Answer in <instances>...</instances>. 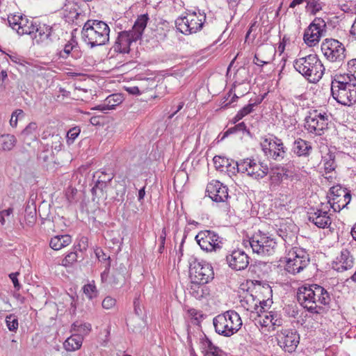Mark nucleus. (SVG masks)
<instances>
[{"mask_svg": "<svg viewBox=\"0 0 356 356\" xmlns=\"http://www.w3.org/2000/svg\"><path fill=\"white\" fill-rule=\"evenodd\" d=\"M206 15L200 10H188L186 15L179 17L175 21L177 30L184 35L195 33L200 31L205 22Z\"/></svg>", "mask_w": 356, "mask_h": 356, "instance_id": "obj_8", "label": "nucleus"}, {"mask_svg": "<svg viewBox=\"0 0 356 356\" xmlns=\"http://www.w3.org/2000/svg\"><path fill=\"white\" fill-rule=\"evenodd\" d=\"M19 273L18 272H16L12 273L9 275V277L13 282L15 289L17 291H19L21 288V284H19L17 279V276L19 275Z\"/></svg>", "mask_w": 356, "mask_h": 356, "instance_id": "obj_58", "label": "nucleus"}, {"mask_svg": "<svg viewBox=\"0 0 356 356\" xmlns=\"http://www.w3.org/2000/svg\"><path fill=\"white\" fill-rule=\"evenodd\" d=\"M278 345L285 351L293 353L300 343V335L296 330L282 329L276 334Z\"/></svg>", "mask_w": 356, "mask_h": 356, "instance_id": "obj_17", "label": "nucleus"}, {"mask_svg": "<svg viewBox=\"0 0 356 356\" xmlns=\"http://www.w3.org/2000/svg\"><path fill=\"white\" fill-rule=\"evenodd\" d=\"M350 200H349V198H346L345 200L344 196H342L332 202L331 200H329L328 203L330 204V207L334 212H339L342 209L345 208L350 203Z\"/></svg>", "mask_w": 356, "mask_h": 356, "instance_id": "obj_40", "label": "nucleus"}, {"mask_svg": "<svg viewBox=\"0 0 356 356\" xmlns=\"http://www.w3.org/2000/svg\"><path fill=\"white\" fill-rule=\"evenodd\" d=\"M262 99H259L254 103H250L248 105L243 106L241 110H239L237 113L238 115V118H243L247 115L250 114L253 111V108L255 106L259 104L261 102Z\"/></svg>", "mask_w": 356, "mask_h": 356, "instance_id": "obj_44", "label": "nucleus"}, {"mask_svg": "<svg viewBox=\"0 0 356 356\" xmlns=\"http://www.w3.org/2000/svg\"><path fill=\"white\" fill-rule=\"evenodd\" d=\"M81 129L79 127L71 128L67 133V140L68 143H73L75 139L79 136Z\"/></svg>", "mask_w": 356, "mask_h": 356, "instance_id": "obj_48", "label": "nucleus"}, {"mask_svg": "<svg viewBox=\"0 0 356 356\" xmlns=\"http://www.w3.org/2000/svg\"><path fill=\"white\" fill-rule=\"evenodd\" d=\"M308 214L309 221L319 228H325L331 225V218L325 209H316Z\"/></svg>", "mask_w": 356, "mask_h": 356, "instance_id": "obj_22", "label": "nucleus"}, {"mask_svg": "<svg viewBox=\"0 0 356 356\" xmlns=\"http://www.w3.org/2000/svg\"><path fill=\"white\" fill-rule=\"evenodd\" d=\"M38 128L35 122H30L22 132V136H29L33 135Z\"/></svg>", "mask_w": 356, "mask_h": 356, "instance_id": "obj_52", "label": "nucleus"}, {"mask_svg": "<svg viewBox=\"0 0 356 356\" xmlns=\"http://www.w3.org/2000/svg\"><path fill=\"white\" fill-rule=\"evenodd\" d=\"M298 227L290 219H282L276 225L277 234L286 242L291 241L296 238Z\"/></svg>", "mask_w": 356, "mask_h": 356, "instance_id": "obj_21", "label": "nucleus"}, {"mask_svg": "<svg viewBox=\"0 0 356 356\" xmlns=\"http://www.w3.org/2000/svg\"><path fill=\"white\" fill-rule=\"evenodd\" d=\"M249 259L245 251L240 249L234 250L231 254L226 255L229 266L235 270L245 269L250 263Z\"/></svg>", "mask_w": 356, "mask_h": 356, "instance_id": "obj_20", "label": "nucleus"}, {"mask_svg": "<svg viewBox=\"0 0 356 356\" xmlns=\"http://www.w3.org/2000/svg\"><path fill=\"white\" fill-rule=\"evenodd\" d=\"M58 56L63 59H67L71 57L77 60L82 56V52L75 41H70L65 44L63 49L58 53Z\"/></svg>", "mask_w": 356, "mask_h": 356, "instance_id": "obj_24", "label": "nucleus"}, {"mask_svg": "<svg viewBox=\"0 0 356 356\" xmlns=\"http://www.w3.org/2000/svg\"><path fill=\"white\" fill-rule=\"evenodd\" d=\"M201 343L203 356H223V351L215 346L207 336L202 339Z\"/></svg>", "mask_w": 356, "mask_h": 356, "instance_id": "obj_28", "label": "nucleus"}, {"mask_svg": "<svg viewBox=\"0 0 356 356\" xmlns=\"http://www.w3.org/2000/svg\"><path fill=\"white\" fill-rule=\"evenodd\" d=\"M88 246V238L82 236L79 238L76 245H74L73 250L76 251L83 252L87 250Z\"/></svg>", "mask_w": 356, "mask_h": 356, "instance_id": "obj_50", "label": "nucleus"}, {"mask_svg": "<svg viewBox=\"0 0 356 356\" xmlns=\"http://www.w3.org/2000/svg\"><path fill=\"white\" fill-rule=\"evenodd\" d=\"M166 230L165 228L162 229L161 234L159 236V241H160V245L159 248V253H163L164 249H165V238H166Z\"/></svg>", "mask_w": 356, "mask_h": 356, "instance_id": "obj_54", "label": "nucleus"}, {"mask_svg": "<svg viewBox=\"0 0 356 356\" xmlns=\"http://www.w3.org/2000/svg\"><path fill=\"white\" fill-rule=\"evenodd\" d=\"M207 284L196 283L191 281L188 288L189 293L197 300L207 298L210 296V289Z\"/></svg>", "mask_w": 356, "mask_h": 356, "instance_id": "obj_26", "label": "nucleus"}, {"mask_svg": "<svg viewBox=\"0 0 356 356\" xmlns=\"http://www.w3.org/2000/svg\"><path fill=\"white\" fill-rule=\"evenodd\" d=\"M347 71L348 73H344L345 74H348L349 76L356 79V58H353L348 61Z\"/></svg>", "mask_w": 356, "mask_h": 356, "instance_id": "obj_49", "label": "nucleus"}, {"mask_svg": "<svg viewBox=\"0 0 356 356\" xmlns=\"http://www.w3.org/2000/svg\"><path fill=\"white\" fill-rule=\"evenodd\" d=\"M189 275L193 282L207 284L213 279L214 272L210 264L194 259L190 262Z\"/></svg>", "mask_w": 356, "mask_h": 356, "instance_id": "obj_10", "label": "nucleus"}, {"mask_svg": "<svg viewBox=\"0 0 356 356\" xmlns=\"http://www.w3.org/2000/svg\"><path fill=\"white\" fill-rule=\"evenodd\" d=\"M266 318L269 320L272 325L280 327L283 324V319L281 318L280 314L275 312H270L266 316Z\"/></svg>", "mask_w": 356, "mask_h": 356, "instance_id": "obj_43", "label": "nucleus"}, {"mask_svg": "<svg viewBox=\"0 0 356 356\" xmlns=\"http://www.w3.org/2000/svg\"><path fill=\"white\" fill-rule=\"evenodd\" d=\"M289 170L280 165H277L272 169L270 179L273 184H279L283 179H286L289 177Z\"/></svg>", "mask_w": 356, "mask_h": 356, "instance_id": "obj_31", "label": "nucleus"}, {"mask_svg": "<svg viewBox=\"0 0 356 356\" xmlns=\"http://www.w3.org/2000/svg\"><path fill=\"white\" fill-rule=\"evenodd\" d=\"M325 5V3L320 0H307L305 9L310 15H316L323 10Z\"/></svg>", "mask_w": 356, "mask_h": 356, "instance_id": "obj_37", "label": "nucleus"}, {"mask_svg": "<svg viewBox=\"0 0 356 356\" xmlns=\"http://www.w3.org/2000/svg\"><path fill=\"white\" fill-rule=\"evenodd\" d=\"M195 241L202 250L206 252H216L223 245V238L213 230L206 229L198 232Z\"/></svg>", "mask_w": 356, "mask_h": 356, "instance_id": "obj_12", "label": "nucleus"}, {"mask_svg": "<svg viewBox=\"0 0 356 356\" xmlns=\"http://www.w3.org/2000/svg\"><path fill=\"white\" fill-rule=\"evenodd\" d=\"M213 324L216 333L229 337L241 329L242 321L236 312L229 310L214 317Z\"/></svg>", "mask_w": 356, "mask_h": 356, "instance_id": "obj_6", "label": "nucleus"}, {"mask_svg": "<svg viewBox=\"0 0 356 356\" xmlns=\"http://www.w3.org/2000/svg\"><path fill=\"white\" fill-rule=\"evenodd\" d=\"M335 159V153L331 151H329L325 156L322 157V162L324 165L325 173L331 172L335 170L337 168Z\"/></svg>", "mask_w": 356, "mask_h": 356, "instance_id": "obj_34", "label": "nucleus"}, {"mask_svg": "<svg viewBox=\"0 0 356 356\" xmlns=\"http://www.w3.org/2000/svg\"><path fill=\"white\" fill-rule=\"evenodd\" d=\"M237 131H243V133H245L248 136L252 137V134L250 131V130L247 128L246 124L245 122H242L238 124H235L234 127H231L228 129L223 134V136L221 138V140H223L225 138L228 136L230 134H233L236 133Z\"/></svg>", "mask_w": 356, "mask_h": 356, "instance_id": "obj_39", "label": "nucleus"}, {"mask_svg": "<svg viewBox=\"0 0 356 356\" xmlns=\"http://www.w3.org/2000/svg\"><path fill=\"white\" fill-rule=\"evenodd\" d=\"M107 185L108 184L104 183V181H100L97 179L95 181V186L91 189L93 200L95 197H99L104 194V190L107 187Z\"/></svg>", "mask_w": 356, "mask_h": 356, "instance_id": "obj_41", "label": "nucleus"}, {"mask_svg": "<svg viewBox=\"0 0 356 356\" xmlns=\"http://www.w3.org/2000/svg\"><path fill=\"white\" fill-rule=\"evenodd\" d=\"M126 91L131 95H138L144 92L145 90L138 86H131L125 88Z\"/></svg>", "mask_w": 356, "mask_h": 356, "instance_id": "obj_56", "label": "nucleus"}, {"mask_svg": "<svg viewBox=\"0 0 356 356\" xmlns=\"http://www.w3.org/2000/svg\"><path fill=\"white\" fill-rule=\"evenodd\" d=\"M6 324L10 331L16 332L19 326L17 317L14 314L7 316L6 317Z\"/></svg>", "mask_w": 356, "mask_h": 356, "instance_id": "obj_42", "label": "nucleus"}, {"mask_svg": "<svg viewBox=\"0 0 356 356\" xmlns=\"http://www.w3.org/2000/svg\"><path fill=\"white\" fill-rule=\"evenodd\" d=\"M91 330V325L90 323H83L81 327L79 334H87Z\"/></svg>", "mask_w": 356, "mask_h": 356, "instance_id": "obj_62", "label": "nucleus"}, {"mask_svg": "<svg viewBox=\"0 0 356 356\" xmlns=\"http://www.w3.org/2000/svg\"><path fill=\"white\" fill-rule=\"evenodd\" d=\"M330 195L332 196V197H330V200H331V202L337 199L338 197H341L342 196H344V200H346V198H349V200H351V194L350 191H348L346 188H343L340 185L334 186L330 188Z\"/></svg>", "mask_w": 356, "mask_h": 356, "instance_id": "obj_35", "label": "nucleus"}, {"mask_svg": "<svg viewBox=\"0 0 356 356\" xmlns=\"http://www.w3.org/2000/svg\"><path fill=\"white\" fill-rule=\"evenodd\" d=\"M148 21L147 14L140 15L135 21L131 30L119 32L108 54L114 57L116 54H129L131 43L141 39Z\"/></svg>", "mask_w": 356, "mask_h": 356, "instance_id": "obj_2", "label": "nucleus"}, {"mask_svg": "<svg viewBox=\"0 0 356 356\" xmlns=\"http://www.w3.org/2000/svg\"><path fill=\"white\" fill-rule=\"evenodd\" d=\"M125 277L123 273L115 271L112 275L111 284L113 286H118L124 282Z\"/></svg>", "mask_w": 356, "mask_h": 356, "instance_id": "obj_51", "label": "nucleus"}, {"mask_svg": "<svg viewBox=\"0 0 356 356\" xmlns=\"http://www.w3.org/2000/svg\"><path fill=\"white\" fill-rule=\"evenodd\" d=\"M213 161L216 168L218 170L227 171L233 174L237 172L236 164H238V161L221 156H215Z\"/></svg>", "mask_w": 356, "mask_h": 356, "instance_id": "obj_23", "label": "nucleus"}, {"mask_svg": "<svg viewBox=\"0 0 356 356\" xmlns=\"http://www.w3.org/2000/svg\"><path fill=\"white\" fill-rule=\"evenodd\" d=\"M206 193L213 202H225V211H229V206L227 204V200L229 196L228 194V188L225 185L219 181L213 180L207 184Z\"/></svg>", "mask_w": 356, "mask_h": 356, "instance_id": "obj_19", "label": "nucleus"}, {"mask_svg": "<svg viewBox=\"0 0 356 356\" xmlns=\"http://www.w3.org/2000/svg\"><path fill=\"white\" fill-rule=\"evenodd\" d=\"M350 33L351 35H353L355 38V39H356V17H355V19L351 26Z\"/></svg>", "mask_w": 356, "mask_h": 356, "instance_id": "obj_64", "label": "nucleus"}, {"mask_svg": "<svg viewBox=\"0 0 356 356\" xmlns=\"http://www.w3.org/2000/svg\"><path fill=\"white\" fill-rule=\"evenodd\" d=\"M293 67L309 82L313 83L318 82L325 72V67L316 54H309L296 59Z\"/></svg>", "mask_w": 356, "mask_h": 356, "instance_id": "obj_5", "label": "nucleus"}, {"mask_svg": "<svg viewBox=\"0 0 356 356\" xmlns=\"http://www.w3.org/2000/svg\"><path fill=\"white\" fill-rule=\"evenodd\" d=\"M331 95L334 99L343 106L356 103V79L348 74H336L332 77Z\"/></svg>", "mask_w": 356, "mask_h": 356, "instance_id": "obj_3", "label": "nucleus"}, {"mask_svg": "<svg viewBox=\"0 0 356 356\" xmlns=\"http://www.w3.org/2000/svg\"><path fill=\"white\" fill-rule=\"evenodd\" d=\"M50 142L47 143L45 145H42L44 148H47L49 150L50 147L52 150L59 152L62 147V138L58 134H53L49 138Z\"/></svg>", "mask_w": 356, "mask_h": 356, "instance_id": "obj_38", "label": "nucleus"}, {"mask_svg": "<svg viewBox=\"0 0 356 356\" xmlns=\"http://www.w3.org/2000/svg\"><path fill=\"white\" fill-rule=\"evenodd\" d=\"M83 293L89 299H92L97 295L96 286L94 284H88L83 287Z\"/></svg>", "mask_w": 356, "mask_h": 356, "instance_id": "obj_46", "label": "nucleus"}, {"mask_svg": "<svg viewBox=\"0 0 356 356\" xmlns=\"http://www.w3.org/2000/svg\"><path fill=\"white\" fill-rule=\"evenodd\" d=\"M32 38L37 44L44 47L49 46L59 39L52 26L42 23L38 24Z\"/></svg>", "mask_w": 356, "mask_h": 356, "instance_id": "obj_18", "label": "nucleus"}, {"mask_svg": "<svg viewBox=\"0 0 356 356\" xmlns=\"http://www.w3.org/2000/svg\"><path fill=\"white\" fill-rule=\"evenodd\" d=\"M321 51L330 62L340 63L346 58L344 45L335 39H325L321 44Z\"/></svg>", "mask_w": 356, "mask_h": 356, "instance_id": "obj_16", "label": "nucleus"}, {"mask_svg": "<svg viewBox=\"0 0 356 356\" xmlns=\"http://www.w3.org/2000/svg\"><path fill=\"white\" fill-rule=\"evenodd\" d=\"M13 208H8L7 209L0 211V213L1 214V219L0 220V222H1L2 225H3L5 222L4 216H8L13 213Z\"/></svg>", "mask_w": 356, "mask_h": 356, "instance_id": "obj_61", "label": "nucleus"}, {"mask_svg": "<svg viewBox=\"0 0 356 356\" xmlns=\"http://www.w3.org/2000/svg\"><path fill=\"white\" fill-rule=\"evenodd\" d=\"M16 138L13 135H0V151L11 150L15 145Z\"/></svg>", "mask_w": 356, "mask_h": 356, "instance_id": "obj_36", "label": "nucleus"}, {"mask_svg": "<svg viewBox=\"0 0 356 356\" xmlns=\"http://www.w3.org/2000/svg\"><path fill=\"white\" fill-rule=\"evenodd\" d=\"M72 243V237L68 234L57 235L51 238L50 247L54 250H59Z\"/></svg>", "mask_w": 356, "mask_h": 356, "instance_id": "obj_30", "label": "nucleus"}, {"mask_svg": "<svg viewBox=\"0 0 356 356\" xmlns=\"http://www.w3.org/2000/svg\"><path fill=\"white\" fill-rule=\"evenodd\" d=\"M134 312L136 315L140 316L142 314V309L140 305L139 298H135L134 300Z\"/></svg>", "mask_w": 356, "mask_h": 356, "instance_id": "obj_60", "label": "nucleus"}, {"mask_svg": "<svg viewBox=\"0 0 356 356\" xmlns=\"http://www.w3.org/2000/svg\"><path fill=\"white\" fill-rule=\"evenodd\" d=\"M353 258L350 255L348 250H343L341 252L340 257L339 258V266L337 270L343 271L351 268L353 266Z\"/></svg>", "mask_w": 356, "mask_h": 356, "instance_id": "obj_33", "label": "nucleus"}, {"mask_svg": "<svg viewBox=\"0 0 356 356\" xmlns=\"http://www.w3.org/2000/svg\"><path fill=\"white\" fill-rule=\"evenodd\" d=\"M79 259V255L77 251L74 250L73 251L70 252L67 254L65 259L63 260V263L64 266H69L74 262L77 261Z\"/></svg>", "mask_w": 356, "mask_h": 356, "instance_id": "obj_45", "label": "nucleus"}, {"mask_svg": "<svg viewBox=\"0 0 356 356\" xmlns=\"http://www.w3.org/2000/svg\"><path fill=\"white\" fill-rule=\"evenodd\" d=\"M286 270L292 275L302 271L309 264V254L302 248L294 247L289 250L286 257Z\"/></svg>", "mask_w": 356, "mask_h": 356, "instance_id": "obj_9", "label": "nucleus"}, {"mask_svg": "<svg viewBox=\"0 0 356 356\" xmlns=\"http://www.w3.org/2000/svg\"><path fill=\"white\" fill-rule=\"evenodd\" d=\"M236 171L247 175L254 179H260L268 173V168L264 163H257L254 159L247 158L240 160L236 164Z\"/></svg>", "mask_w": 356, "mask_h": 356, "instance_id": "obj_13", "label": "nucleus"}, {"mask_svg": "<svg viewBox=\"0 0 356 356\" xmlns=\"http://www.w3.org/2000/svg\"><path fill=\"white\" fill-rule=\"evenodd\" d=\"M188 313L190 314V316L194 319V321H195V323H200V319L201 318H202V315L201 314H200L196 309H191L188 311Z\"/></svg>", "mask_w": 356, "mask_h": 356, "instance_id": "obj_59", "label": "nucleus"}, {"mask_svg": "<svg viewBox=\"0 0 356 356\" xmlns=\"http://www.w3.org/2000/svg\"><path fill=\"white\" fill-rule=\"evenodd\" d=\"M113 178V175L112 174H108L104 171L101 172V175L99 176L97 180L100 181H104V183L108 184L111 181Z\"/></svg>", "mask_w": 356, "mask_h": 356, "instance_id": "obj_57", "label": "nucleus"}, {"mask_svg": "<svg viewBox=\"0 0 356 356\" xmlns=\"http://www.w3.org/2000/svg\"><path fill=\"white\" fill-rule=\"evenodd\" d=\"M116 304L115 299L111 296H106L102 301V307L106 309L113 308Z\"/></svg>", "mask_w": 356, "mask_h": 356, "instance_id": "obj_53", "label": "nucleus"}, {"mask_svg": "<svg viewBox=\"0 0 356 356\" xmlns=\"http://www.w3.org/2000/svg\"><path fill=\"white\" fill-rule=\"evenodd\" d=\"M8 56L10 60L15 63L20 65H24V63H26L24 58L17 54H8Z\"/></svg>", "mask_w": 356, "mask_h": 356, "instance_id": "obj_55", "label": "nucleus"}, {"mask_svg": "<svg viewBox=\"0 0 356 356\" xmlns=\"http://www.w3.org/2000/svg\"><path fill=\"white\" fill-rule=\"evenodd\" d=\"M326 31L325 20L321 17H315L305 30L303 40L309 47L315 46L325 35Z\"/></svg>", "mask_w": 356, "mask_h": 356, "instance_id": "obj_15", "label": "nucleus"}, {"mask_svg": "<svg viewBox=\"0 0 356 356\" xmlns=\"http://www.w3.org/2000/svg\"><path fill=\"white\" fill-rule=\"evenodd\" d=\"M312 150L311 143L300 138L296 139L292 145L291 152L298 156L308 157Z\"/></svg>", "mask_w": 356, "mask_h": 356, "instance_id": "obj_25", "label": "nucleus"}, {"mask_svg": "<svg viewBox=\"0 0 356 356\" xmlns=\"http://www.w3.org/2000/svg\"><path fill=\"white\" fill-rule=\"evenodd\" d=\"M36 22L33 19H29L26 16L24 15L22 22L19 23V26L17 29V32L19 35H29L33 37V33L38 27Z\"/></svg>", "mask_w": 356, "mask_h": 356, "instance_id": "obj_27", "label": "nucleus"}, {"mask_svg": "<svg viewBox=\"0 0 356 356\" xmlns=\"http://www.w3.org/2000/svg\"><path fill=\"white\" fill-rule=\"evenodd\" d=\"M255 253L261 257L270 256L275 252L277 242L268 233L259 231L254 233L247 241Z\"/></svg>", "mask_w": 356, "mask_h": 356, "instance_id": "obj_7", "label": "nucleus"}, {"mask_svg": "<svg viewBox=\"0 0 356 356\" xmlns=\"http://www.w3.org/2000/svg\"><path fill=\"white\" fill-rule=\"evenodd\" d=\"M298 302L313 314H322L325 306L330 307L331 297L330 293L321 285L305 284L298 288L297 292Z\"/></svg>", "mask_w": 356, "mask_h": 356, "instance_id": "obj_1", "label": "nucleus"}, {"mask_svg": "<svg viewBox=\"0 0 356 356\" xmlns=\"http://www.w3.org/2000/svg\"><path fill=\"white\" fill-rule=\"evenodd\" d=\"M110 267H111V263L108 261L106 266L105 270L101 274V278L103 281L105 279H106V277H108V273H109Z\"/></svg>", "mask_w": 356, "mask_h": 356, "instance_id": "obj_63", "label": "nucleus"}, {"mask_svg": "<svg viewBox=\"0 0 356 356\" xmlns=\"http://www.w3.org/2000/svg\"><path fill=\"white\" fill-rule=\"evenodd\" d=\"M110 28L101 20L89 19L83 25L81 36L91 48L104 45L109 41Z\"/></svg>", "mask_w": 356, "mask_h": 356, "instance_id": "obj_4", "label": "nucleus"}, {"mask_svg": "<svg viewBox=\"0 0 356 356\" xmlns=\"http://www.w3.org/2000/svg\"><path fill=\"white\" fill-rule=\"evenodd\" d=\"M261 150L264 156L277 161H281L286 154L287 148L282 139L275 135L268 138H264L261 143Z\"/></svg>", "mask_w": 356, "mask_h": 356, "instance_id": "obj_11", "label": "nucleus"}, {"mask_svg": "<svg viewBox=\"0 0 356 356\" xmlns=\"http://www.w3.org/2000/svg\"><path fill=\"white\" fill-rule=\"evenodd\" d=\"M82 343L81 334H72L65 341L63 346L67 351H74L81 347Z\"/></svg>", "mask_w": 356, "mask_h": 356, "instance_id": "obj_32", "label": "nucleus"}, {"mask_svg": "<svg viewBox=\"0 0 356 356\" xmlns=\"http://www.w3.org/2000/svg\"><path fill=\"white\" fill-rule=\"evenodd\" d=\"M328 120V115L325 113L314 110L305 118V128L310 134L321 136L327 129Z\"/></svg>", "mask_w": 356, "mask_h": 356, "instance_id": "obj_14", "label": "nucleus"}, {"mask_svg": "<svg viewBox=\"0 0 356 356\" xmlns=\"http://www.w3.org/2000/svg\"><path fill=\"white\" fill-rule=\"evenodd\" d=\"M122 102V97L120 95L113 94L109 95L104 102L97 106L94 109H97L106 113L108 110L114 109L116 106Z\"/></svg>", "mask_w": 356, "mask_h": 356, "instance_id": "obj_29", "label": "nucleus"}, {"mask_svg": "<svg viewBox=\"0 0 356 356\" xmlns=\"http://www.w3.org/2000/svg\"><path fill=\"white\" fill-rule=\"evenodd\" d=\"M24 15H14L13 16H8V22L10 26L17 31V27L19 26V23L22 22Z\"/></svg>", "mask_w": 356, "mask_h": 356, "instance_id": "obj_47", "label": "nucleus"}]
</instances>
